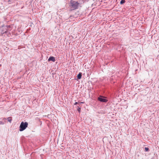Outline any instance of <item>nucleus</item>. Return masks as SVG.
<instances>
[{
	"instance_id": "13",
	"label": "nucleus",
	"mask_w": 159,
	"mask_h": 159,
	"mask_svg": "<svg viewBox=\"0 0 159 159\" xmlns=\"http://www.w3.org/2000/svg\"><path fill=\"white\" fill-rule=\"evenodd\" d=\"M3 119H4V120H6V119L5 118H3Z\"/></svg>"
},
{
	"instance_id": "4",
	"label": "nucleus",
	"mask_w": 159,
	"mask_h": 159,
	"mask_svg": "<svg viewBox=\"0 0 159 159\" xmlns=\"http://www.w3.org/2000/svg\"><path fill=\"white\" fill-rule=\"evenodd\" d=\"M48 61H52L53 62H55L56 60L54 57H51L48 58Z\"/></svg>"
},
{
	"instance_id": "12",
	"label": "nucleus",
	"mask_w": 159,
	"mask_h": 159,
	"mask_svg": "<svg viewBox=\"0 0 159 159\" xmlns=\"http://www.w3.org/2000/svg\"><path fill=\"white\" fill-rule=\"evenodd\" d=\"M84 102H80V103H84Z\"/></svg>"
},
{
	"instance_id": "6",
	"label": "nucleus",
	"mask_w": 159,
	"mask_h": 159,
	"mask_svg": "<svg viewBox=\"0 0 159 159\" xmlns=\"http://www.w3.org/2000/svg\"><path fill=\"white\" fill-rule=\"evenodd\" d=\"M7 119L8 120V121L10 122V123H11L12 120V117H9L7 118Z\"/></svg>"
},
{
	"instance_id": "9",
	"label": "nucleus",
	"mask_w": 159,
	"mask_h": 159,
	"mask_svg": "<svg viewBox=\"0 0 159 159\" xmlns=\"http://www.w3.org/2000/svg\"><path fill=\"white\" fill-rule=\"evenodd\" d=\"M78 111L80 112L81 110V108L80 107H79L77 109Z\"/></svg>"
},
{
	"instance_id": "10",
	"label": "nucleus",
	"mask_w": 159,
	"mask_h": 159,
	"mask_svg": "<svg viewBox=\"0 0 159 159\" xmlns=\"http://www.w3.org/2000/svg\"><path fill=\"white\" fill-rule=\"evenodd\" d=\"M4 123L2 121H0V125H3Z\"/></svg>"
},
{
	"instance_id": "11",
	"label": "nucleus",
	"mask_w": 159,
	"mask_h": 159,
	"mask_svg": "<svg viewBox=\"0 0 159 159\" xmlns=\"http://www.w3.org/2000/svg\"><path fill=\"white\" fill-rule=\"evenodd\" d=\"M78 104V102H75V103H74V105H76V104Z\"/></svg>"
},
{
	"instance_id": "3",
	"label": "nucleus",
	"mask_w": 159,
	"mask_h": 159,
	"mask_svg": "<svg viewBox=\"0 0 159 159\" xmlns=\"http://www.w3.org/2000/svg\"><path fill=\"white\" fill-rule=\"evenodd\" d=\"M98 99V100L101 102H106L107 101V100L102 98L99 97Z\"/></svg>"
},
{
	"instance_id": "8",
	"label": "nucleus",
	"mask_w": 159,
	"mask_h": 159,
	"mask_svg": "<svg viewBox=\"0 0 159 159\" xmlns=\"http://www.w3.org/2000/svg\"><path fill=\"white\" fill-rule=\"evenodd\" d=\"M145 150L146 152H147L148 151L149 148H148L145 147Z\"/></svg>"
},
{
	"instance_id": "1",
	"label": "nucleus",
	"mask_w": 159,
	"mask_h": 159,
	"mask_svg": "<svg viewBox=\"0 0 159 159\" xmlns=\"http://www.w3.org/2000/svg\"><path fill=\"white\" fill-rule=\"evenodd\" d=\"M80 3L78 2L73 0H70L69 3V7L70 11L75 10L79 7Z\"/></svg>"
},
{
	"instance_id": "2",
	"label": "nucleus",
	"mask_w": 159,
	"mask_h": 159,
	"mask_svg": "<svg viewBox=\"0 0 159 159\" xmlns=\"http://www.w3.org/2000/svg\"><path fill=\"white\" fill-rule=\"evenodd\" d=\"M28 125V123L27 122H21L20 126V131H22L24 130L27 127Z\"/></svg>"
},
{
	"instance_id": "7",
	"label": "nucleus",
	"mask_w": 159,
	"mask_h": 159,
	"mask_svg": "<svg viewBox=\"0 0 159 159\" xmlns=\"http://www.w3.org/2000/svg\"><path fill=\"white\" fill-rule=\"evenodd\" d=\"M125 0H121L120 2V4H123L125 3Z\"/></svg>"
},
{
	"instance_id": "5",
	"label": "nucleus",
	"mask_w": 159,
	"mask_h": 159,
	"mask_svg": "<svg viewBox=\"0 0 159 159\" xmlns=\"http://www.w3.org/2000/svg\"><path fill=\"white\" fill-rule=\"evenodd\" d=\"M81 76L82 73H80L77 76V78L79 79H80L81 78Z\"/></svg>"
}]
</instances>
